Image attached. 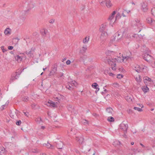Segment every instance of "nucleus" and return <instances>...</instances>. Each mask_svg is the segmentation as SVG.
<instances>
[{"label": "nucleus", "mask_w": 155, "mask_h": 155, "mask_svg": "<svg viewBox=\"0 0 155 155\" xmlns=\"http://www.w3.org/2000/svg\"><path fill=\"white\" fill-rule=\"evenodd\" d=\"M47 106H50L52 107H57L56 104L54 102H52L51 101H49L47 103H46L45 104Z\"/></svg>", "instance_id": "obj_13"}, {"label": "nucleus", "mask_w": 155, "mask_h": 155, "mask_svg": "<svg viewBox=\"0 0 155 155\" xmlns=\"http://www.w3.org/2000/svg\"><path fill=\"white\" fill-rule=\"evenodd\" d=\"M66 63L67 65H69L71 63V61L69 60H68L67 61Z\"/></svg>", "instance_id": "obj_51"}, {"label": "nucleus", "mask_w": 155, "mask_h": 155, "mask_svg": "<svg viewBox=\"0 0 155 155\" xmlns=\"http://www.w3.org/2000/svg\"><path fill=\"white\" fill-rule=\"evenodd\" d=\"M111 85L113 86L114 87H118L119 86V84L117 82L112 83L111 84Z\"/></svg>", "instance_id": "obj_39"}, {"label": "nucleus", "mask_w": 155, "mask_h": 155, "mask_svg": "<svg viewBox=\"0 0 155 155\" xmlns=\"http://www.w3.org/2000/svg\"><path fill=\"white\" fill-rule=\"evenodd\" d=\"M142 89L144 93L147 92L149 90V88L146 85L143 86Z\"/></svg>", "instance_id": "obj_21"}, {"label": "nucleus", "mask_w": 155, "mask_h": 155, "mask_svg": "<svg viewBox=\"0 0 155 155\" xmlns=\"http://www.w3.org/2000/svg\"><path fill=\"white\" fill-rule=\"evenodd\" d=\"M13 47L12 46H9L8 47V49L9 50H11L13 49Z\"/></svg>", "instance_id": "obj_55"}, {"label": "nucleus", "mask_w": 155, "mask_h": 155, "mask_svg": "<svg viewBox=\"0 0 155 155\" xmlns=\"http://www.w3.org/2000/svg\"><path fill=\"white\" fill-rule=\"evenodd\" d=\"M76 140L78 141L80 143L82 144V143L83 140H84L83 138L82 137H80V138H79L78 137H76Z\"/></svg>", "instance_id": "obj_25"}, {"label": "nucleus", "mask_w": 155, "mask_h": 155, "mask_svg": "<svg viewBox=\"0 0 155 155\" xmlns=\"http://www.w3.org/2000/svg\"><path fill=\"white\" fill-rule=\"evenodd\" d=\"M111 64H110L112 66L113 64L114 65V66L112 67V70H115L116 69V63L114 62H111Z\"/></svg>", "instance_id": "obj_34"}, {"label": "nucleus", "mask_w": 155, "mask_h": 155, "mask_svg": "<svg viewBox=\"0 0 155 155\" xmlns=\"http://www.w3.org/2000/svg\"><path fill=\"white\" fill-rule=\"evenodd\" d=\"M106 4L107 7L108 8L110 7L112 5L111 2L110 0H106Z\"/></svg>", "instance_id": "obj_23"}, {"label": "nucleus", "mask_w": 155, "mask_h": 155, "mask_svg": "<svg viewBox=\"0 0 155 155\" xmlns=\"http://www.w3.org/2000/svg\"><path fill=\"white\" fill-rule=\"evenodd\" d=\"M15 58L16 60L18 62H21L22 60V58L19 55L16 56H15Z\"/></svg>", "instance_id": "obj_24"}, {"label": "nucleus", "mask_w": 155, "mask_h": 155, "mask_svg": "<svg viewBox=\"0 0 155 155\" xmlns=\"http://www.w3.org/2000/svg\"><path fill=\"white\" fill-rule=\"evenodd\" d=\"M87 50V46L86 45H84L82 47V49L81 50L80 52L81 53L84 52Z\"/></svg>", "instance_id": "obj_27"}, {"label": "nucleus", "mask_w": 155, "mask_h": 155, "mask_svg": "<svg viewBox=\"0 0 155 155\" xmlns=\"http://www.w3.org/2000/svg\"><path fill=\"white\" fill-rule=\"evenodd\" d=\"M34 52V49L33 48H31V50L29 51H26V54L28 55L30 57H33V54Z\"/></svg>", "instance_id": "obj_11"}, {"label": "nucleus", "mask_w": 155, "mask_h": 155, "mask_svg": "<svg viewBox=\"0 0 155 155\" xmlns=\"http://www.w3.org/2000/svg\"><path fill=\"white\" fill-rule=\"evenodd\" d=\"M48 32V31L45 29H43L41 30V32L43 36L45 35Z\"/></svg>", "instance_id": "obj_29"}, {"label": "nucleus", "mask_w": 155, "mask_h": 155, "mask_svg": "<svg viewBox=\"0 0 155 155\" xmlns=\"http://www.w3.org/2000/svg\"><path fill=\"white\" fill-rule=\"evenodd\" d=\"M45 126H42L41 127V129H44L45 128Z\"/></svg>", "instance_id": "obj_62"}, {"label": "nucleus", "mask_w": 155, "mask_h": 155, "mask_svg": "<svg viewBox=\"0 0 155 155\" xmlns=\"http://www.w3.org/2000/svg\"><path fill=\"white\" fill-rule=\"evenodd\" d=\"M1 49H2V52L3 53H5V52L7 51L5 49H4V47L3 46H1Z\"/></svg>", "instance_id": "obj_46"}, {"label": "nucleus", "mask_w": 155, "mask_h": 155, "mask_svg": "<svg viewBox=\"0 0 155 155\" xmlns=\"http://www.w3.org/2000/svg\"><path fill=\"white\" fill-rule=\"evenodd\" d=\"M98 86V84L96 83H94L92 85V87L94 88H96Z\"/></svg>", "instance_id": "obj_44"}, {"label": "nucleus", "mask_w": 155, "mask_h": 155, "mask_svg": "<svg viewBox=\"0 0 155 155\" xmlns=\"http://www.w3.org/2000/svg\"><path fill=\"white\" fill-rule=\"evenodd\" d=\"M19 74H18L17 72H15L13 73L10 79L9 82L11 83L13 82L15 80H16L19 78Z\"/></svg>", "instance_id": "obj_6"}, {"label": "nucleus", "mask_w": 155, "mask_h": 155, "mask_svg": "<svg viewBox=\"0 0 155 155\" xmlns=\"http://www.w3.org/2000/svg\"><path fill=\"white\" fill-rule=\"evenodd\" d=\"M132 68L136 71L139 72L141 71H144L143 70L146 68L147 67L144 66H140L138 65L134 64L132 66Z\"/></svg>", "instance_id": "obj_1"}, {"label": "nucleus", "mask_w": 155, "mask_h": 155, "mask_svg": "<svg viewBox=\"0 0 155 155\" xmlns=\"http://www.w3.org/2000/svg\"><path fill=\"white\" fill-rule=\"evenodd\" d=\"M66 60V58H64L62 60V62H63L64 61Z\"/></svg>", "instance_id": "obj_60"}, {"label": "nucleus", "mask_w": 155, "mask_h": 155, "mask_svg": "<svg viewBox=\"0 0 155 155\" xmlns=\"http://www.w3.org/2000/svg\"><path fill=\"white\" fill-rule=\"evenodd\" d=\"M140 145H141L143 147L145 148V147L144 146L142 143H140Z\"/></svg>", "instance_id": "obj_61"}, {"label": "nucleus", "mask_w": 155, "mask_h": 155, "mask_svg": "<svg viewBox=\"0 0 155 155\" xmlns=\"http://www.w3.org/2000/svg\"><path fill=\"white\" fill-rule=\"evenodd\" d=\"M128 125L127 123H124V122L121 123L120 125L119 130L121 131H122L125 135L126 133L127 130L128 128Z\"/></svg>", "instance_id": "obj_3"}, {"label": "nucleus", "mask_w": 155, "mask_h": 155, "mask_svg": "<svg viewBox=\"0 0 155 155\" xmlns=\"http://www.w3.org/2000/svg\"><path fill=\"white\" fill-rule=\"evenodd\" d=\"M107 120L108 121L110 122H113L114 120V118L112 117H109L107 119Z\"/></svg>", "instance_id": "obj_32"}, {"label": "nucleus", "mask_w": 155, "mask_h": 155, "mask_svg": "<svg viewBox=\"0 0 155 155\" xmlns=\"http://www.w3.org/2000/svg\"><path fill=\"white\" fill-rule=\"evenodd\" d=\"M114 144L115 145H119L120 144V142L119 141L116 140L114 142Z\"/></svg>", "instance_id": "obj_43"}, {"label": "nucleus", "mask_w": 155, "mask_h": 155, "mask_svg": "<svg viewBox=\"0 0 155 155\" xmlns=\"http://www.w3.org/2000/svg\"><path fill=\"white\" fill-rule=\"evenodd\" d=\"M151 57V56L150 55L147 53H146L143 57L144 60L147 61L150 60Z\"/></svg>", "instance_id": "obj_14"}, {"label": "nucleus", "mask_w": 155, "mask_h": 155, "mask_svg": "<svg viewBox=\"0 0 155 155\" xmlns=\"http://www.w3.org/2000/svg\"><path fill=\"white\" fill-rule=\"evenodd\" d=\"M19 113V111L17 110H16L15 111V113L16 114V115H17V114H18V113Z\"/></svg>", "instance_id": "obj_58"}, {"label": "nucleus", "mask_w": 155, "mask_h": 155, "mask_svg": "<svg viewBox=\"0 0 155 155\" xmlns=\"http://www.w3.org/2000/svg\"><path fill=\"white\" fill-rule=\"evenodd\" d=\"M144 81V83H147V81L151 82V79L147 77H144L143 78Z\"/></svg>", "instance_id": "obj_28"}, {"label": "nucleus", "mask_w": 155, "mask_h": 155, "mask_svg": "<svg viewBox=\"0 0 155 155\" xmlns=\"http://www.w3.org/2000/svg\"><path fill=\"white\" fill-rule=\"evenodd\" d=\"M45 145L47 148L53 149L54 148V147L53 146H52L51 145L48 143H47V144H45Z\"/></svg>", "instance_id": "obj_30"}, {"label": "nucleus", "mask_w": 155, "mask_h": 155, "mask_svg": "<svg viewBox=\"0 0 155 155\" xmlns=\"http://www.w3.org/2000/svg\"><path fill=\"white\" fill-rule=\"evenodd\" d=\"M99 2L101 5H103L106 2V0H99Z\"/></svg>", "instance_id": "obj_36"}, {"label": "nucleus", "mask_w": 155, "mask_h": 155, "mask_svg": "<svg viewBox=\"0 0 155 155\" xmlns=\"http://www.w3.org/2000/svg\"><path fill=\"white\" fill-rule=\"evenodd\" d=\"M22 100L24 102H27L29 100V98L27 96H25L23 97L22 98Z\"/></svg>", "instance_id": "obj_35"}, {"label": "nucleus", "mask_w": 155, "mask_h": 155, "mask_svg": "<svg viewBox=\"0 0 155 155\" xmlns=\"http://www.w3.org/2000/svg\"><path fill=\"white\" fill-rule=\"evenodd\" d=\"M61 98L59 97H54V100L56 101H58V102H60L59 101L60 100Z\"/></svg>", "instance_id": "obj_45"}, {"label": "nucleus", "mask_w": 155, "mask_h": 155, "mask_svg": "<svg viewBox=\"0 0 155 155\" xmlns=\"http://www.w3.org/2000/svg\"><path fill=\"white\" fill-rule=\"evenodd\" d=\"M106 112L109 115H111L113 114V110L111 108L109 107L106 109Z\"/></svg>", "instance_id": "obj_15"}, {"label": "nucleus", "mask_w": 155, "mask_h": 155, "mask_svg": "<svg viewBox=\"0 0 155 155\" xmlns=\"http://www.w3.org/2000/svg\"><path fill=\"white\" fill-rule=\"evenodd\" d=\"M141 9L143 11L145 12L148 10L147 4L146 2H143L141 4Z\"/></svg>", "instance_id": "obj_7"}, {"label": "nucleus", "mask_w": 155, "mask_h": 155, "mask_svg": "<svg viewBox=\"0 0 155 155\" xmlns=\"http://www.w3.org/2000/svg\"><path fill=\"white\" fill-rule=\"evenodd\" d=\"M21 121L20 120H19L17 121L16 122V124L17 125L19 126L21 125Z\"/></svg>", "instance_id": "obj_47"}, {"label": "nucleus", "mask_w": 155, "mask_h": 155, "mask_svg": "<svg viewBox=\"0 0 155 155\" xmlns=\"http://www.w3.org/2000/svg\"><path fill=\"white\" fill-rule=\"evenodd\" d=\"M23 113L27 117H28L29 115V113L28 112H23Z\"/></svg>", "instance_id": "obj_53"}, {"label": "nucleus", "mask_w": 155, "mask_h": 155, "mask_svg": "<svg viewBox=\"0 0 155 155\" xmlns=\"http://www.w3.org/2000/svg\"><path fill=\"white\" fill-rule=\"evenodd\" d=\"M134 109L135 110H137L138 111H142L143 110L141 108L136 107H134Z\"/></svg>", "instance_id": "obj_40"}, {"label": "nucleus", "mask_w": 155, "mask_h": 155, "mask_svg": "<svg viewBox=\"0 0 155 155\" xmlns=\"http://www.w3.org/2000/svg\"><path fill=\"white\" fill-rule=\"evenodd\" d=\"M6 153L5 149L3 147H0V155H5Z\"/></svg>", "instance_id": "obj_17"}, {"label": "nucleus", "mask_w": 155, "mask_h": 155, "mask_svg": "<svg viewBox=\"0 0 155 155\" xmlns=\"http://www.w3.org/2000/svg\"><path fill=\"white\" fill-rule=\"evenodd\" d=\"M63 74L62 73H61L60 76L62 77V76H63Z\"/></svg>", "instance_id": "obj_64"}, {"label": "nucleus", "mask_w": 155, "mask_h": 155, "mask_svg": "<svg viewBox=\"0 0 155 155\" xmlns=\"http://www.w3.org/2000/svg\"><path fill=\"white\" fill-rule=\"evenodd\" d=\"M140 76H139L137 78V77L136 78V80L138 81V82H140Z\"/></svg>", "instance_id": "obj_48"}, {"label": "nucleus", "mask_w": 155, "mask_h": 155, "mask_svg": "<svg viewBox=\"0 0 155 155\" xmlns=\"http://www.w3.org/2000/svg\"><path fill=\"white\" fill-rule=\"evenodd\" d=\"M107 25L105 23L102 24L100 26L99 30L100 32L106 31L107 30Z\"/></svg>", "instance_id": "obj_8"}, {"label": "nucleus", "mask_w": 155, "mask_h": 155, "mask_svg": "<svg viewBox=\"0 0 155 155\" xmlns=\"http://www.w3.org/2000/svg\"><path fill=\"white\" fill-rule=\"evenodd\" d=\"M115 39H116V37H113V38L110 40V43H112L113 42L115 41Z\"/></svg>", "instance_id": "obj_49"}, {"label": "nucleus", "mask_w": 155, "mask_h": 155, "mask_svg": "<svg viewBox=\"0 0 155 155\" xmlns=\"http://www.w3.org/2000/svg\"><path fill=\"white\" fill-rule=\"evenodd\" d=\"M109 74L110 76H114V74L112 73H109Z\"/></svg>", "instance_id": "obj_57"}, {"label": "nucleus", "mask_w": 155, "mask_h": 155, "mask_svg": "<svg viewBox=\"0 0 155 155\" xmlns=\"http://www.w3.org/2000/svg\"><path fill=\"white\" fill-rule=\"evenodd\" d=\"M130 12V10H124V12H127V13H129Z\"/></svg>", "instance_id": "obj_54"}, {"label": "nucleus", "mask_w": 155, "mask_h": 155, "mask_svg": "<svg viewBox=\"0 0 155 155\" xmlns=\"http://www.w3.org/2000/svg\"><path fill=\"white\" fill-rule=\"evenodd\" d=\"M137 35V34L131 33L129 34V36H128V38H132L136 37Z\"/></svg>", "instance_id": "obj_31"}, {"label": "nucleus", "mask_w": 155, "mask_h": 155, "mask_svg": "<svg viewBox=\"0 0 155 155\" xmlns=\"http://www.w3.org/2000/svg\"><path fill=\"white\" fill-rule=\"evenodd\" d=\"M57 64H54L52 70L50 71V75H53L56 73L57 71Z\"/></svg>", "instance_id": "obj_9"}, {"label": "nucleus", "mask_w": 155, "mask_h": 155, "mask_svg": "<svg viewBox=\"0 0 155 155\" xmlns=\"http://www.w3.org/2000/svg\"><path fill=\"white\" fill-rule=\"evenodd\" d=\"M68 84L66 86V87L70 90L73 89L74 87L77 86V83L74 81L68 82Z\"/></svg>", "instance_id": "obj_4"}, {"label": "nucleus", "mask_w": 155, "mask_h": 155, "mask_svg": "<svg viewBox=\"0 0 155 155\" xmlns=\"http://www.w3.org/2000/svg\"><path fill=\"white\" fill-rule=\"evenodd\" d=\"M125 99L129 102H131L132 101V99L131 97L129 96H127L125 97Z\"/></svg>", "instance_id": "obj_33"}, {"label": "nucleus", "mask_w": 155, "mask_h": 155, "mask_svg": "<svg viewBox=\"0 0 155 155\" xmlns=\"http://www.w3.org/2000/svg\"><path fill=\"white\" fill-rule=\"evenodd\" d=\"M54 21H55V20L54 19H51L49 21V22L50 23L52 24L54 22Z\"/></svg>", "instance_id": "obj_50"}, {"label": "nucleus", "mask_w": 155, "mask_h": 155, "mask_svg": "<svg viewBox=\"0 0 155 155\" xmlns=\"http://www.w3.org/2000/svg\"><path fill=\"white\" fill-rule=\"evenodd\" d=\"M137 105H139V106H140V107H141V109L143 107V106L142 104H138Z\"/></svg>", "instance_id": "obj_56"}, {"label": "nucleus", "mask_w": 155, "mask_h": 155, "mask_svg": "<svg viewBox=\"0 0 155 155\" xmlns=\"http://www.w3.org/2000/svg\"><path fill=\"white\" fill-rule=\"evenodd\" d=\"M123 75L122 74H119L117 75V78L118 79H121L123 78Z\"/></svg>", "instance_id": "obj_42"}, {"label": "nucleus", "mask_w": 155, "mask_h": 155, "mask_svg": "<svg viewBox=\"0 0 155 155\" xmlns=\"http://www.w3.org/2000/svg\"><path fill=\"white\" fill-rule=\"evenodd\" d=\"M147 21L148 23L150 24H155V21L153 20L150 17L148 18L147 19Z\"/></svg>", "instance_id": "obj_16"}, {"label": "nucleus", "mask_w": 155, "mask_h": 155, "mask_svg": "<svg viewBox=\"0 0 155 155\" xmlns=\"http://www.w3.org/2000/svg\"><path fill=\"white\" fill-rule=\"evenodd\" d=\"M63 146V143L62 142L60 141L56 144V147L58 149H62Z\"/></svg>", "instance_id": "obj_18"}, {"label": "nucleus", "mask_w": 155, "mask_h": 155, "mask_svg": "<svg viewBox=\"0 0 155 155\" xmlns=\"http://www.w3.org/2000/svg\"><path fill=\"white\" fill-rule=\"evenodd\" d=\"M124 33V31L123 30H119L116 33L115 37L118 41H120L122 39Z\"/></svg>", "instance_id": "obj_5"}, {"label": "nucleus", "mask_w": 155, "mask_h": 155, "mask_svg": "<svg viewBox=\"0 0 155 155\" xmlns=\"http://www.w3.org/2000/svg\"><path fill=\"white\" fill-rule=\"evenodd\" d=\"M83 122L84 124H87L88 123V121L85 119L83 120Z\"/></svg>", "instance_id": "obj_52"}, {"label": "nucleus", "mask_w": 155, "mask_h": 155, "mask_svg": "<svg viewBox=\"0 0 155 155\" xmlns=\"http://www.w3.org/2000/svg\"><path fill=\"white\" fill-rule=\"evenodd\" d=\"M151 12L152 15L155 16V8H153L151 9Z\"/></svg>", "instance_id": "obj_38"}, {"label": "nucleus", "mask_w": 155, "mask_h": 155, "mask_svg": "<svg viewBox=\"0 0 155 155\" xmlns=\"http://www.w3.org/2000/svg\"><path fill=\"white\" fill-rule=\"evenodd\" d=\"M120 14L119 13H118L116 15V18H115V19H116V20H117V19H118L119 18H120Z\"/></svg>", "instance_id": "obj_41"}, {"label": "nucleus", "mask_w": 155, "mask_h": 155, "mask_svg": "<svg viewBox=\"0 0 155 155\" xmlns=\"http://www.w3.org/2000/svg\"><path fill=\"white\" fill-rule=\"evenodd\" d=\"M109 64H111V62H114L116 63V62L118 63H120L122 62H124L123 58L122 57H117V58H111L107 60Z\"/></svg>", "instance_id": "obj_2"}, {"label": "nucleus", "mask_w": 155, "mask_h": 155, "mask_svg": "<svg viewBox=\"0 0 155 155\" xmlns=\"http://www.w3.org/2000/svg\"><path fill=\"white\" fill-rule=\"evenodd\" d=\"M116 12L115 11H114L112 13L111 15L110 16L109 18H108V19L110 21V22L112 23L113 22V21H114V22L115 21V20H114V17L115 14H116Z\"/></svg>", "instance_id": "obj_12"}, {"label": "nucleus", "mask_w": 155, "mask_h": 155, "mask_svg": "<svg viewBox=\"0 0 155 155\" xmlns=\"http://www.w3.org/2000/svg\"><path fill=\"white\" fill-rule=\"evenodd\" d=\"M124 11L123 12L122 14V15L123 16V17H126V16L124 15Z\"/></svg>", "instance_id": "obj_63"}, {"label": "nucleus", "mask_w": 155, "mask_h": 155, "mask_svg": "<svg viewBox=\"0 0 155 155\" xmlns=\"http://www.w3.org/2000/svg\"><path fill=\"white\" fill-rule=\"evenodd\" d=\"M35 121L38 123H40L42 121L41 118L40 117H38L36 118L35 119Z\"/></svg>", "instance_id": "obj_37"}, {"label": "nucleus", "mask_w": 155, "mask_h": 155, "mask_svg": "<svg viewBox=\"0 0 155 155\" xmlns=\"http://www.w3.org/2000/svg\"><path fill=\"white\" fill-rule=\"evenodd\" d=\"M96 90L95 92L96 93L98 91H99V88L98 87H97L96 88Z\"/></svg>", "instance_id": "obj_59"}, {"label": "nucleus", "mask_w": 155, "mask_h": 155, "mask_svg": "<svg viewBox=\"0 0 155 155\" xmlns=\"http://www.w3.org/2000/svg\"><path fill=\"white\" fill-rule=\"evenodd\" d=\"M134 25H135L138 27H139L140 26V21L138 19H137L135 20V21L134 22Z\"/></svg>", "instance_id": "obj_20"}, {"label": "nucleus", "mask_w": 155, "mask_h": 155, "mask_svg": "<svg viewBox=\"0 0 155 155\" xmlns=\"http://www.w3.org/2000/svg\"><path fill=\"white\" fill-rule=\"evenodd\" d=\"M10 29L9 28H7L5 30L4 33L5 35H8L10 34Z\"/></svg>", "instance_id": "obj_26"}, {"label": "nucleus", "mask_w": 155, "mask_h": 155, "mask_svg": "<svg viewBox=\"0 0 155 155\" xmlns=\"http://www.w3.org/2000/svg\"><path fill=\"white\" fill-rule=\"evenodd\" d=\"M122 57L123 58L124 62H125L131 58V55H129V56L124 57L122 56Z\"/></svg>", "instance_id": "obj_19"}, {"label": "nucleus", "mask_w": 155, "mask_h": 155, "mask_svg": "<svg viewBox=\"0 0 155 155\" xmlns=\"http://www.w3.org/2000/svg\"><path fill=\"white\" fill-rule=\"evenodd\" d=\"M89 40V36H86L83 39V42L84 44L87 43Z\"/></svg>", "instance_id": "obj_22"}, {"label": "nucleus", "mask_w": 155, "mask_h": 155, "mask_svg": "<svg viewBox=\"0 0 155 155\" xmlns=\"http://www.w3.org/2000/svg\"><path fill=\"white\" fill-rule=\"evenodd\" d=\"M101 32V39L104 40H105L107 37V31Z\"/></svg>", "instance_id": "obj_10"}]
</instances>
